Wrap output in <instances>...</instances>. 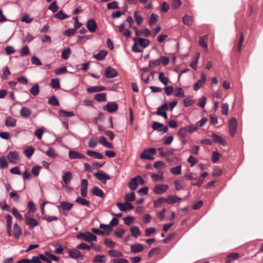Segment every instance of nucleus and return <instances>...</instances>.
Instances as JSON below:
<instances>
[{
    "instance_id": "bf43d9fd",
    "label": "nucleus",
    "mask_w": 263,
    "mask_h": 263,
    "mask_svg": "<svg viewBox=\"0 0 263 263\" xmlns=\"http://www.w3.org/2000/svg\"><path fill=\"white\" fill-rule=\"evenodd\" d=\"M163 126V124L157 122H154L152 125V128L154 130H158L159 132L161 131V129Z\"/></svg>"
},
{
    "instance_id": "a211bd4d",
    "label": "nucleus",
    "mask_w": 263,
    "mask_h": 263,
    "mask_svg": "<svg viewBox=\"0 0 263 263\" xmlns=\"http://www.w3.org/2000/svg\"><path fill=\"white\" fill-rule=\"evenodd\" d=\"M69 255L73 258L77 259L80 258L83 259V256L81 255V252L77 249H71L69 250L68 251Z\"/></svg>"
},
{
    "instance_id": "1a4fd4ad",
    "label": "nucleus",
    "mask_w": 263,
    "mask_h": 263,
    "mask_svg": "<svg viewBox=\"0 0 263 263\" xmlns=\"http://www.w3.org/2000/svg\"><path fill=\"white\" fill-rule=\"evenodd\" d=\"M230 134L232 136H234L237 127L236 119L235 118H232L229 122Z\"/></svg>"
},
{
    "instance_id": "393cba45",
    "label": "nucleus",
    "mask_w": 263,
    "mask_h": 263,
    "mask_svg": "<svg viewBox=\"0 0 263 263\" xmlns=\"http://www.w3.org/2000/svg\"><path fill=\"white\" fill-rule=\"evenodd\" d=\"M87 28L91 32H94L97 28V24L95 21L93 19L89 20L87 23Z\"/></svg>"
},
{
    "instance_id": "603ef678",
    "label": "nucleus",
    "mask_w": 263,
    "mask_h": 263,
    "mask_svg": "<svg viewBox=\"0 0 263 263\" xmlns=\"http://www.w3.org/2000/svg\"><path fill=\"white\" fill-rule=\"evenodd\" d=\"M100 228L103 229L105 231V235H109V233L111 231L112 228L110 227V225H106L104 224H101L100 225Z\"/></svg>"
},
{
    "instance_id": "bb28decb",
    "label": "nucleus",
    "mask_w": 263,
    "mask_h": 263,
    "mask_svg": "<svg viewBox=\"0 0 263 263\" xmlns=\"http://www.w3.org/2000/svg\"><path fill=\"white\" fill-rule=\"evenodd\" d=\"M13 236L16 239L18 238L22 233V230L20 227L17 224V223H15L13 225Z\"/></svg>"
},
{
    "instance_id": "de8ad7c7",
    "label": "nucleus",
    "mask_w": 263,
    "mask_h": 263,
    "mask_svg": "<svg viewBox=\"0 0 263 263\" xmlns=\"http://www.w3.org/2000/svg\"><path fill=\"white\" fill-rule=\"evenodd\" d=\"M208 176V173L207 172H204L201 175L200 178L198 179V181H197V183H192V185H197L198 186H200L202 182L203 181V180L205 177H206Z\"/></svg>"
},
{
    "instance_id": "f03ea898",
    "label": "nucleus",
    "mask_w": 263,
    "mask_h": 263,
    "mask_svg": "<svg viewBox=\"0 0 263 263\" xmlns=\"http://www.w3.org/2000/svg\"><path fill=\"white\" fill-rule=\"evenodd\" d=\"M77 238L83 240H85L90 243H91L92 241H97V236L88 231L84 233H78L77 235Z\"/></svg>"
},
{
    "instance_id": "0e129e2a",
    "label": "nucleus",
    "mask_w": 263,
    "mask_h": 263,
    "mask_svg": "<svg viewBox=\"0 0 263 263\" xmlns=\"http://www.w3.org/2000/svg\"><path fill=\"white\" fill-rule=\"evenodd\" d=\"M170 171L173 174L179 175L181 173V165H178L176 167H172Z\"/></svg>"
},
{
    "instance_id": "c756f323",
    "label": "nucleus",
    "mask_w": 263,
    "mask_h": 263,
    "mask_svg": "<svg viewBox=\"0 0 263 263\" xmlns=\"http://www.w3.org/2000/svg\"><path fill=\"white\" fill-rule=\"evenodd\" d=\"M31 114V110L25 107H23L20 110V115L24 118H28Z\"/></svg>"
},
{
    "instance_id": "2eb2a0df",
    "label": "nucleus",
    "mask_w": 263,
    "mask_h": 263,
    "mask_svg": "<svg viewBox=\"0 0 263 263\" xmlns=\"http://www.w3.org/2000/svg\"><path fill=\"white\" fill-rule=\"evenodd\" d=\"M206 81V77L204 73L201 74V79L199 80L194 85V90L197 91L202 87Z\"/></svg>"
},
{
    "instance_id": "4be33fe9",
    "label": "nucleus",
    "mask_w": 263,
    "mask_h": 263,
    "mask_svg": "<svg viewBox=\"0 0 263 263\" xmlns=\"http://www.w3.org/2000/svg\"><path fill=\"white\" fill-rule=\"evenodd\" d=\"M88 182L86 179H83L81 182V194L82 196L85 197L87 195Z\"/></svg>"
},
{
    "instance_id": "864d4df0",
    "label": "nucleus",
    "mask_w": 263,
    "mask_h": 263,
    "mask_svg": "<svg viewBox=\"0 0 263 263\" xmlns=\"http://www.w3.org/2000/svg\"><path fill=\"white\" fill-rule=\"evenodd\" d=\"M76 201L81 205L89 206L90 205V202L86 199H82L80 197H78Z\"/></svg>"
},
{
    "instance_id": "a18cd8bd",
    "label": "nucleus",
    "mask_w": 263,
    "mask_h": 263,
    "mask_svg": "<svg viewBox=\"0 0 263 263\" xmlns=\"http://www.w3.org/2000/svg\"><path fill=\"white\" fill-rule=\"evenodd\" d=\"M174 96L177 97L183 98L184 97V92L182 88L177 87L175 89Z\"/></svg>"
},
{
    "instance_id": "ddd939ff",
    "label": "nucleus",
    "mask_w": 263,
    "mask_h": 263,
    "mask_svg": "<svg viewBox=\"0 0 263 263\" xmlns=\"http://www.w3.org/2000/svg\"><path fill=\"white\" fill-rule=\"evenodd\" d=\"M118 104L115 102L108 103L104 106L103 109L107 110L109 112H114L118 109Z\"/></svg>"
},
{
    "instance_id": "e433bc0d",
    "label": "nucleus",
    "mask_w": 263,
    "mask_h": 263,
    "mask_svg": "<svg viewBox=\"0 0 263 263\" xmlns=\"http://www.w3.org/2000/svg\"><path fill=\"white\" fill-rule=\"evenodd\" d=\"M91 192L94 195L98 196L99 197L103 198L104 196L103 192L98 187H94L92 189Z\"/></svg>"
},
{
    "instance_id": "49530a36",
    "label": "nucleus",
    "mask_w": 263,
    "mask_h": 263,
    "mask_svg": "<svg viewBox=\"0 0 263 263\" xmlns=\"http://www.w3.org/2000/svg\"><path fill=\"white\" fill-rule=\"evenodd\" d=\"M124 199L127 202L134 201L135 199V193L134 192L127 193L124 196Z\"/></svg>"
},
{
    "instance_id": "4c0bfd02",
    "label": "nucleus",
    "mask_w": 263,
    "mask_h": 263,
    "mask_svg": "<svg viewBox=\"0 0 263 263\" xmlns=\"http://www.w3.org/2000/svg\"><path fill=\"white\" fill-rule=\"evenodd\" d=\"M212 137L213 138L214 141L219 143L222 145H225L226 144V141L222 139L221 137L215 134H213L212 135Z\"/></svg>"
},
{
    "instance_id": "f8f14e48",
    "label": "nucleus",
    "mask_w": 263,
    "mask_h": 263,
    "mask_svg": "<svg viewBox=\"0 0 263 263\" xmlns=\"http://www.w3.org/2000/svg\"><path fill=\"white\" fill-rule=\"evenodd\" d=\"M165 199V202L169 204H173L181 201L182 199L176 195H169Z\"/></svg>"
},
{
    "instance_id": "13d9d810",
    "label": "nucleus",
    "mask_w": 263,
    "mask_h": 263,
    "mask_svg": "<svg viewBox=\"0 0 263 263\" xmlns=\"http://www.w3.org/2000/svg\"><path fill=\"white\" fill-rule=\"evenodd\" d=\"M104 243L106 247L110 248H113L116 246V243L108 238H105L104 240Z\"/></svg>"
},
{
    "instance_id": "338daca9",
    "label": "nucleus",
    "mask_w": 263,
    "mask_h": 263,
    "mask_svg": "<svg viewBox=\"0 0 263 263\" xmlns=\"http://www.w3.org/2000/svg\"><path fill=\"white\" fill-rule=\"evenodd\" d=\"M161 64V61L160 59H157L155 60L150 61L149 62V67L150 68H154Z\"/></svg>"
},
{
    "instance_id": "7c9ffc66",
    "label": "nucleus",
    "mask_w": 263,
    "mask_h": 263,
    "mask_svg": "<svg viewBox=\"0 0 263 263\" xmlns=\"http://www.w3.org/2000/svg\"><path fill=\"white\" fill-rule=\"evenodd\" d=\"M208 39L207 35H204L203 36H201L199 39V45L203 48L206 51H208V45L206 43V40Z\"/></svg>"
},
{
    "instance_id": "37998d69",
    "label": "nucleus",
    "mask_w": 263,
    "mask_h": 263,
    "mask_svg": "<svg viewBox=\"0 0 263 263\" xmlns=\"http://www.w3.org/2000/svg\"><path fill=\"white\" fill-rule=\"evenodd\" d=\"M95 99L98 102L105 101L106 95L105 93H98L95 96Z\"/></svg>"
},
{
    "instance_id": "0eeeda50",
    "label": "nucleus",
    "mask_w": 263,
    "mask_h": 263,
    "mask_svg": "<svg viewBox=\"0 0 263 263\" xmlns=\"http://www.w3.org/2000/svg\"><path fill=\"white\" fill-rule=\"evenodd\" d=\"M168 187L169 186L167 184H157L155 186L153 191L156 194L161 195L165 193Z\"/></svg>"
},
{
    "instance_id": "39448f33",
    "label": "nucleus",
    "mask_w": 263,
    "mask_h": 263,
    "mask_svg": "<svg viewBox=\"0 0 263 263\" xmlns=\"http://www.w3.org/2000/svg\"><path fill=\"white\" fill-rule=\"evenodd\" d=\"M25 218L26 224L30 229H32L39 224L38 221L33 218V214H25Z\"/></svg>"
},
{
    "instance_id": "c03bdc74",
    "label": "nucleus",
    "mask_w": 263,
    "mask_h": 263,
    "mask_svg": "<svg viewBox=\"0 0 263 263\" xmlns=\"http://www.w3.org/2000/svg\"><path fill=\"white\" fill-rule=\"evenodd\" d=\"M174 184L175 189L178 191L183 189L185 185L184 182L182 180H176L174 182Z\"/></svg>"
},
{
    "instance_id": "3c124183",
    "label": "nucleus",
    "mask_w": 263,
    "mask_h": 263,
    "mask_svg": "<svg viewBox=\"0 0 263 263\" xmlns=\"http://www.w3.org/2000/svg\"><path fill=\"white\" fill-rule=\"evenodd\" d=\"M154 166L157 170L164 168L166 166L165 163L161 161H156L154 164Z\"/></svg>"
},
{
    "instance_id": "680f3d73",
    "label": "nucleus",
    "mask_w": 263,
    "mask_h": 263,
    "mask_svg": "<svg viewBox=\"0 0 263 263\" xmlns=\"http://www.w3.org/2000/svg\"><path fill=\"white\" fill-rule=\"evenodd\" d=\"M11 212L16 218L20 221L23 220V217L22 215L17 211L15 208H13L11 210Z\"/></svg>"
},
{
    "instance_id": "9d476101",
    "label": "nucleus",
    "mask_w": 263,
    "mask_h": 263,
    "mask_svg": "<svg viewBox=\"0 0 263 263\" xmlns=\"http://www.w3.org/2000/svg\"><path fill=\"white\" fill-rule=\"evenodd\" d=\"M117 206L121 211L126 212L134 209V206L130 202H125L123 203H117Z\"/></svg>"
},
{
    "instance_id": "8fccbe9b",
    "label": "nucleus",
    "mask_w": 263,
    "mask_h": 263,
    "mask_svg": "<svg viewBox=\"0 0 263 263\" xmlns=\"http://www.w3.org/2000/svg\"><path fill=\"white\" fill-rule=\"evenodd\" d=\"M3 75L2 79L3 80H6L8 79V76L10 74V70L7 66L4 67L2 69Z\"/></svg>"
},
{
    "instance_id": "c9c22d12",
    "label": "nucleus",
    "mask_w": 263,
    "mask_h": 263,
    "mask_svg": "<svg viewBox=\"0 0 263 263\" xmlns=\"http://www.w3.org/2000/svg\"><path fill=\"white\" fill-rule=\"evenodd\" d=\"M107 54V52L105 50H102L99 53L93 55L94 58L98 60H101L104 59Z\"/></svg>"
},
{
    "instance_id": "6e6d98bb",
    "label": "nucleus",
    "mask_w": 263,
    "mask_h": 263,
    "mask_svg": "<svg viewBox=\"0 0 263 263\" xmlns=\"http://www.w3.org/2000/svg\"><path fill=\"white\" fill-rule=\"evenodd\" d=\"M46 155L52 158H55L58 157V154L55 153V151L52 148H49L48 151L46 152Z\"/></svg>"
},
{
    "instance_id": "a19ab883",
    "label": "nucleus",
    "mask_w": 263,
    "mask_h": 263,
    "mask_svg": "<svg viewBox=\"0 0 263 263\" xmlns=\"http://www.w3.org/2000/svg\"><path fill=\"white\" fill-rule=\"evenodd\" d=\"M239 257V255L237 253H232L227 256V263H230L231 261L237 259Z\"/></svg>"
},
{
    "instance_id": "5701e85b",
    "label": "nucleus",
    "mask_w": 263,
    "mask_h": 263,
    "mask_svg": "<svg viewBox=\"0 0 263 263\" xmlns=\"http://www.w3.org/2000/svg\"><path fill=\"white\" fill-rule=\"evenodd\" d=\"M72 174L70 172H66L62 176V179L65 186L69 184L72 179Z\"/></svg>"
},
{
    "instance_id": "20e7f679",
    "label": "nucleus",
    "mask_w": 263,
    "mask_h": 263,
    "mask_svg": "<svg viewBox=\"0 0 263 263\" xmlns=\"http://www.w3.org/2000/svg\"><path fill=\"white\" fill-rule=\"evenodd\" d=\"M156 153V150L154 148H150L145 149L141 154L140 158L141 159L153 160L154 157L152 155H155Z\"/></svg>"
},
{
    "instance_id": "423d86ee",
    "label": "nucleus",
    "mask_w": 263,
    "mask_h": 263,
    "mask_svg": "<svg viewBox=\"0 0 263 263\" xmlns=\"http://www.w3.org/2000/svg\"><path fill=\"white\" fill-rule=\"evenodd\" d=\"M9 161L12 164H15L20 161V157L17 152L15 151L10 152L7 155Z\"/></svg>"
},
{
    "instance_id": "b1692460",
    "label": "nucleus",
    "mask_w": 263,
    "mask_h": 263,
    "mask_svg": "<svg viewBox=\"0 0 263 263\" xmlns=\"http://www.w3.org/2000/svg\"><path fill=\"white\" fill-rule=\"evenodd\" d=\"M130 231L131 235L135 238L140 236L141 234V231L140 230L139 228L136 226H132L130 228Z\"/></svg>"
},
{
    "instance_id": "9b49d317",
    "label": "nucleus",
    "mask_w": 263,
    "mask_h": 263,
    "mask_svg": "<svg viewBox=\"0 0 263 263\" xmlns=\"http://www.w3.org/2000/svg\"><path fill=\"white\" fill-rule=\"evenodd\" d=\"M168 108V106L167 104H163L160 107L158 108L156 111V114L161 116H162L165 119H167V115L166 113V110Z\"/></svg>"
},
{
    "instance_id": "09e8293b",
    "label": "nucleus",
    "mask_w": 263,
    "mask_h": 263,
    "mask_svg": "<svg viewBox=\"0 0 263 263\" xmlns=\"http://www.w3.org/2000/svg\"><path fill=\"white\" fill-rule=\"evenodd\" d=\"M40 92L39 86L37 84H35L30 89V92L33 96H37Z\"/></svg>"
},
{
    "instance_id": "ea45409f",
    "label": "nucleus",
    "mask_w": 263,
    "mask_h": 263,
    "mask_svg": "<svg viewBox=\"0 0 263 263\" xmlns=\"http://www.w3.org/2000/svg\"><path fill=\"white\" fill-rule=\"evenodd\" d=\"M28 211L26 214H33L36 211V208L33 202L31 201H29L28 203Z\"/></svg>"
},
{
    "instance_id": "f704fd0d",
    "label": "nucleus",
    "mask_w": 263,
    "mask_h": 263,
    "mask_svg": "<svg viewBox=\"0 0 263 263\" xmlns=\"http://www.w3.org/2000/svg\"><path fill=\"white\" fill-rule=\"evenodd\" d=\"M105 89L104 86H92L87 88V92L92 93L103 91Z\"/></svg>"
},
{
    "instance_id": "58836bf2",
    "label": "nucleus",
    "mask_w": 263,
    "mask_h": 263,
    "mask_svg": "<svg viewBox=\"0 0 263 263\" xmlns=\"http://www.w3.org/2000/svg\"><path fill=\"white\" fill-rule=\"evenodd\" d=\"M182 21L184 24L187 26H191L193 24V19L192 16L185 15L183 17Z\"/></svg>"
},
{
    "instance_id": "4d7b16f0",
    "label": "nucleus",
    "mask_w": 263,
    "mask_h": 263,
    "mask_svg": "<svg viewBox=\"0 0 263 263\" xmlns=\"http://www.w3.org/2000/svg\"><path fill=\"white\" fill-rule=\"evenodd\" d=\"M109 255L112 257H121L122 256V253L119 251L111 250L108 252Z\"/></svg>"
},
{
    "instance_id": "052dcab7",
    "label": "nucleus",
    "mask_w": 263,
    "mask_h": 263,
    "mask_svg": "<svg viewBox=\"0 0 263 263\" xmlns=\"http://www.w3.org/2000/svg\"><path fill=\"white\" fill-rule=\"evenodd\" d=\"M54 16L55 18L60 20H63L68 17V16L65 14L62 10L59 11Z\"/></svg>"
},
{
    "instance_id": "5fc2aeb1",
    "label": "nucleus",
    "mask_w": 263,
    "mask_h": 263,
    "mask_svg": "<svg viewBox=\"0 0 263 263\" xmlns=\"http://www.w3.org/2000/svg\"><path fill=\"white\" fill-rule=\"evenodd\" d=\"M8 166V162L5 157H0V168L4 169L7 168Z\"/></svg>"
},
{
    "instance_id": "a878e982",
    "label": "nucleus",
    "mask_w": 263,
    "mask_h": 263,
    "mask_svg": "<svg viewBox=\"0 0 263 263\" xmlns=\"http://www.w3.org/2000/svg\"><path fill=\"white\" fill-rule=\"evenodd\" d=\"M86 154L89 156L93 157L96 159H102L103 158V155L102 154L97 152L87 150L86 151Z\"/></svg>"
},
{
    "instance_id": "6e6552de",
    "label": "nucleus",
    "mask_w": 263,
    "mask_h": 263,
    "mask_svg": "<svg viewBox=\"0 0 263 263\" xmlns=\"http://www.w3.org/2000/svg\"><path fill=\"white\" fill-rule=\"evenodd\" d=\"M94 176L100 181L104 183H106L107 180H109L110 179L109 175H108L106 173L100 171L97 172L94 174Z\"/></svg>"
},
{
    "instance_id": "dca6fc26",
    "label": "nucleus",
    "mask_w": 263,
    "mask_h": 263,
    "mask_svg": "<svg viewBox=\"0 0 263 263\" xmlns=\"http://www.w3.org/2000/svg\"><path fill=\"white\" fill-rule=\"evenodd\" d=\"M5 218L6 219L7 233L9 236H11L12 235V233H11V226L12 224V218L9 214L6 215L5 216Z\"/></svg>"
},
{
    "instance_id": "6ab92c4d",
    "label": "nucleus",
    "mask_w": 263,
    "mask_h": 263,
    "mask_svg": "<svg viewBox=\"0 0 263 263\" xmlns=\"http://www.w3.org/2000/svg\"><path fill=\"white\" fill-rule=\"evenodd\" d=\"M117 76V71L113 68L107 67L105 71V76L107 78H112Z\"/></svg>"
},
{
    "instance_id": "7ed1b4c3",
    "label": "nucleus",
    "mask_w": 263,
    "mask_h": 263,
    "mask_svg": "<svg viewBox=\"0 0 263 263\" xmlns=\"http://www.w3.org/2000/svg\"><path fill=\"white\" fill-rule=\"evenodd\" d=\"M72 207L73 204L67 201H62L57 205L59 212L64 215H66V212L70 210Z\"/></svg>"
},
{
    "instance_id": "473e14b6",
    "label": "nucleus",
    "mask_w": 263,
    "mask_h": 263,
    "mask_svg": "<svg viewBox=\"0 0 263 263\" xmlns=\"http://www.w3.org/2000/svg\"><path fill=\"white\" fill-rule=\"evenodd\" d=\"M106 260V257L105 255H98L93 259V263H104Z\"/></svg>"
},
{
    "instance_id": "f257e3e1",
    "label": "nucleus",
    "mask_w": 263,
    "mask_h": 263,
    "mask_svg": "<svg viewBox=\"0 0 263 263\" xmlns=\"http://www.w3.org/2000/svg\"><path fill=\"white\" fill-rule=\"evenodd\" d=\"M134 45L132 50L135 52H141L143 48H146L150 44V41L147 39L141 37H135L133 39Z\"/></svg>"
},
{
    "instance_id": "79ce46f5",
    "label": "nucleus",
    "mask_w": 263,
    "mask_h": 263,
    "mask_svg": "<svg viewBox=\"0 0 263 263\" xmlns=\"http://www.w3.org/2000/svg\"><path fill=\"white\" fill-rule=\"evenodd\" d=\"M59 114L60 116L63 117H72L74 115L72 111H67L62 109L59 111Z\"/></svg>"
},
{
    "instance_id": "aec40b11",
    "label": "nucleus",
    "mask_w": 263,
    "mask_h": 263,
    "mask_svg": "<svg viewBox=\"0 0 263 263\" xmlns=\"http://www.w3.org/2000/svg\"><path fill=\"white\" fill-rule=\"evenodd\" d=\"M151 178L154 182H162L164 180V176L162 172H159L157 174H153L151 175Z\"/></svg>"
},
{
    "instance_id": "4468645a",
    "label": "nucleus",
    "mask_w": 263,
    "mask_h": 263,
    "mask_svg": "<svg viewBox=\"0 0 263 263\" xmlns=\"http://www.w3.org/2000/svg\"><path fill=\"white\" fill-rule=\"evenodd\" d=\"M144 249V246L140 243H136L130 246L131 252L134 254L141 252Z\"/></svg>"
},
{
    "instance_id": "412c9836",
    "label": "nucleus",
    "mask_w": 263,
    "mask_h": 263,
    "mask_svg": "<svg viewBox=\"0 0 263 263\" xmlns=\"http://www.w3.org/2000/svg\"><path fill=\"white\" fill-rule=\"evenodd\" d=\"M119 31L126 37H129L132 34V32L129 30L125 29V24L124 23L119 26Z\"/></svg>"
},
{
    "instance_id": "774afa93",
    "label": "nucleus",
    "mask_w": 263,
    "mask_h": 263,
    "mask_svg": "<svg viewBox=\"0 0 263 263\" xmlns=\"http://www.w3.org/2000/svg\"><path fill=\"white\" fill-rule=\"evenodd\" d=\"M30 50L27 46H25L20 50L21 55L23 57L29 54Z\"/></svg>"
},
{
    "instance_id": "cd10ccee",
    "label": "nucleus",
    "mask_w": 263,
    "mask_h": 263,
    "mask_svg": "<svg viewBox=\"0 0 263 263\" xmlns=\"http://www.w3.org/2000/svg\"><path fill=\"white\" fill-rule=\"evenodd\" d=\"M16 124V119L12 117H8L5 120V125L7 127H14Z\"/></svg>"
},
{
    "instance_id": "c85d7f7f",
    "label": "nucleus",
    "mask_w": 263,
    "mask_h": 263,
    "mask_svg": "<svg viewBox=\"0 0 263 263\" xmlns=\"http://www.w3.org/2000/svg\"><path fill=\"white\" fill-rule=\"evenodd\" d=\"M99 141L102 145H103L104 146H105L107 148H113L112 144L111 143L108 142L107 141L106 139L103 136H101L99 138Z\"/></svg>"
},
{
    "instance_id": "72a5a7b5",
    "label": "nucleus",
    "mask_w": 263,
    "mask_h": 263,
    "mask_svg": "<svg viewBox=\"0 0 263 263\" xmlns=\"http://www.w3.org/2000/svg\"><path fill=\"white\" fill-rule=\"evenodd\" d=\"M158 79L159 81L164 85H166L169 83V79L167 77L165 76L163 72H160L159 74Z\"/></svg>"
},
{
    "instance_id": "f3484780",
    "label": "nucleus",
    "mask_w": 263,
    "mask_h": 263,
    "mask_svg": "<svg viewBox=\"0 0 263 263\" xmlns=\"http://www.w3.org/2000/svg\"><path fill=\"white\" fill-rule=\"evenodd\" d=\"M69 157L71 159H85V155L80 154L78 152L74 151H70L69 152Z\"/></svg>"
},
{
    "instance_id": "e2e57ef3",
    "label": "nucleus",
    "mask_w": 263,
    "mask_h": 263,
    "mask_svg": "<svg viewBox=\"0 0 263 263\" xmlns=\"http://www.w3.org/2000/svg\"><path fill=\"white\" fill-rule=\"evenodd\" d=\"M134 17L136 23L138 25H140L143 22V18L142 16H141L137 11H135L134 12Z\"/></svg>"
},
{
    "instance_id": "2f4dec72",
    "label": "nucleus",
    "mask_w": 263,
    "mask_h": 263,
    "mask_svg": "<svg viewBox=\"0 0 263 263\" xmlns=\"http://www.w3.org/2000/svg\"><path fill=\"white\" fill-rule=\"evenodd\" d=\"M138 186V183L136 177L133 178L129 182L128 187L132 191H134L137 189Z\"/></svg>"
},
{
    "instance_id": "69168bd1",
    "label": "nucleus",
    "mask_w": 263,
    "mask_h": 263,
    "mask_svg": "<svg viewBox=\"0 0 263 263\" xmlns=\"http://www.w3.org/2000/svg\"><path fill=\"white\" fill-rule=\"evenodd\" d=\"M71 50L70 48H68L64 49L62 52V57L63 59L66 60L67 59L70 54Z\"/></svg>"
}]
</instances>
